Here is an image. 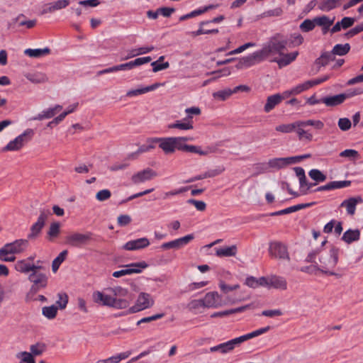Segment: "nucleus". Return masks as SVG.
Instances as JSON below:
<instances>
[{
    "label": "nucleus",
    "mask_w": 363,
    "mask_h": 363,
    "mask_svg": "<svg viewBox=\"0 0 363 363\" xmlns=\"http://www.w3.org/2000/svg\"><path fill=\"white\" fill-rule=\"evenodd\" d=\"M350 45L349 43L345 44H337L331 50L334 55L343 56L347 55L350 50Z\"/></svg>",
    "instance_id": "nucleus-36"
},
{
    "label": "nucleus",
    "mask_w": 363,
    "mask_h": 363,
    "mask_svg": "<svg viewBox=\"0 0 363 363\" xmlns=\"http://www.w3.org/2000/svg\"><path fill=\"white\" fill-rule=\"evenodd\" d=\"M345 96L343 94H337L331 96H326L321 99V102L327 106H335L344 102Z\"/></svg>",
    "instance_id": "nucleus-24"
},
{
    "label": "nucleus",
    "mask_w": 363,
    "mask_h": 363,
    "mask_svg": "<svg viewBox=\"0 0 363 363\" xmlns=\"http://www.w3.org/2000/svg\"><path fill=\"white\" fill-rule=\"evenodd\" d=\"M287 44L286 39L281 38L279 34H277L269 38L259 50L264 60L271 55H284Z\"/></svg>",
    "instance_id": "nucleus-2"
},
{
    "label": "nucleus",
    "mask_w": 363,
    "mask_h": 363,
    "mask_svg": "<svg viewBox=\"0 0 363 363\" xmlns=\"http://www.w3.org/2000/svg\"><path fill=\"white\" fill-rule=\"evenodd\" d=\"M57 313V306L52 305L50 306H45L42 309L43 315L47 318L51 320L56 317Z\"/></svg>",
    "instance_id": "nucleus-40"
},
{
    "label": "nucleus",
    "mask_w": 363,
    "mask_h": 363,
    "mask_svg": "<svg viewBox=\"0 0 363 363\" xmlns=\"http://www.w3.org/2000/svg\"><path fill=\"white\" fill-rule=\"evenodd\" d=\"M58 300L56 301V304L60 309L66 308L68 303V296L66 293H59L57 294Z\"/></svg>",
    "instance_id": "nucleus-52"
},
{
    "label": "nucleus",
    "mask_w": 363,
    "mask_h": 363,
    "mask_svg": "<svg viewBox=\"0 0 363 363\" xmlns=\"http://www.w3.org/2000/svg\"><path fill=\"white\" fill-rule=\"evenodd\" d=\"M191 140L192 138L189 137H174L175 151L179 150L184 152L195 153L202 156H206L216 152V148L213 147H207L205 150H203L201 146L186 143Z\"/></svg>",
    "instance_id": "nucleus-4"
},
{
    "label": "nucleus",
    "mask_w": 363,
    "mask_h": 363,
    "mask_svg": "<svg viewBox=\"0 0 363 363\" xmlns=\"http://www.w3.org/2000/svg\"><path fill=\"white\" fill-rule=\"evenodd\" d=\"M16 357L20 359L19 363H35L33 354L28 352H18Z\"/></svg>",
    "instance_id": "nucleus-42"
},
{
    "label": "nucleus",
    "mask_w": 363,
    "mask_h": 363,
    "mask_svg": "<svg viewBox=\"0 0 363 363\" xmlns=\"http://www.w3.org/2000/svg\"><path fill=\"white\" fill-rule=\"evenodd\" d=\"M154 304V301L149 294L140 293L136 301V303L129 308L130 313H135L146 308H150Z\"/></svg>",
    "instance_id": "nucleus-12"
},
{
    "label": "nucleus",
    "mask_w": 363,
    "mask_h": 363,
    "mask_svg": "<svg viewBox=\"0 0 363 363\" xmlns=\"http://www.w3.org/2000/svg\"><path fill=\"white\" fill-rule=\"evenodd\" d=\"M269 286H272L274 289L286 290L287 288V282L286 280L278 276H273L269 279Z\"/></svg>",
    "instance_id": "nucleus-29"
},
{
    "label": "nucleus",
    "mask_w": 363,
    "mask_h": 363,
    "mask_svg": "<svg viewBox=\"0 0 363 363\" xmlns=\"http://www.w3.org/2000/svg\"><path fill=\"white\" fill-rule=\"evenodd\" d=\"M209 350L211 352H220L222 354H225L233 350V348L230 340H228L225 342L211 347Z\"/></svg>",
    "instance_id": "nucleus-34"
},
{
    "label": "nucleus",
    "mask_w": 363,
    "mask_h": 363,
    "mask_svg": "<svg viewBox=\"0 0 363 363\" xmlns=\"http://www.w3.org/2000/svg\"><path fill=\"white\" fill-rule=\"evenodd\" d=\"M67 253V250H65L62 251L55 259H54L52 263V269L54 272H56L58 270L60 264L66 259Z\"/></svg>",
    "instance_id": "nucleus-37"
},
{
    "label": "nucleus",
    "mask_w": 363,
    "mask_h": 363,
    "mask_svg": "<svg viewBox=\"0 0 363 363\" xmlns=\"http://www.w3.org/2000/svg\"><path fill=\"white\" fill-rule=\"evenodd\" d=\"M60 232V224L58 222H54L50 224L48 235L50 239L57 238Z\"/></svg>",
    "instance_id": "nucleus-48"
},
{
    "label": "nucleus",
    "mask_w": 363,
    "mask_h": 363,
    "mask_svg": "<svg viewBox=\"0 0 363 363\" xmlns=\"http://www.w3.org/2000/svg\"><path fill=\"white\" fill-rule=\"evenodd\" d=\"M169 129H179L182 130H189L194 128L192 116H187L183 121H176L174 123L168 125Z\"/></svg>",
    "instance_id": "nucleus-21"
},
{
    "label": "nucleus",
    "mask_w": 363,
    "mask_h": 363,
    "mask_svg": "<svg viewBox=\"0 0 363 363\" xmlns=\"http://www.w3.org/2000/svg\"><path fill=\"white\" fill-rule=\"evenodd\" d=\"M249 307H250L249 305H246V306L235 308L225 310V311H219V312H215L213 314H211V318L224 317V316H227V315H229L231 314L241 313V312H243L244 311H245Z\"/></svg>",
    "instance_id": "nucleus-32"
},
{
    "label": "nucleus",
    "mask_w": 363,
    "mask_h": 363,
    "mask_svg": "<svg viewBox=\"0 0 363 363\" xmlns=\"http://www.w3.org/2000/svg\"><path fill=\"white\" fill-rule=\"evenodd\" d=\"M147 266L148 264L144 261L126 264L125 266V269L114 272L113 277L118 278L127 274H138L142 272L143 269L147 268Z\"/></svg>",
    "instance_id": "nucleus-13"
},
{
    "label": "nucleus",
    "mask_w": 363,
    "mask_h": 363,
    "mask_svg": "<svg viewBox=\"0 0 363 363\" xmlns=\"http://www.w3.org/2000/svg\"><path fill=\"white\" fill-rule=\"evenodd\" d=\"M30 353H31L33 356H38L44 352L45 350V345L42 343H36L30 345Z\"/></svg>",
    "instance_id": "nucleus-50"
},
{
    "label": "nucleus",
    "mask_w": 363,
    "mask_h": 363,
    "mask_svg": "<svg viewBox=\"0 0 363 363\" xmlns=\"http://www.w3.org/2000/svg\"><path fill=\"white\" fill-rule=\"evenodd\" d=\"M362 202L363 199L361 196L351 197L344 200L341 203L340 207H345L347 214L353 216L355 213L357 205Z\"/></svg>",
    "instance_id": "nucleus-18"
},
{
    "label": "nucleus",
    "mask_w": 363,
    "mask_h": 363,
    "mask_svg": "<svg viewBox=\"0 0 363 363\" xmlns=\"http://www.w3.org/2000/svg\"><path fill=\"white\" fill-rule=\"evenodd\" d=\"M340 156L342 157L348 158H357L359 157V152L355 150L347 149L340 153Z\"/></svg>",
    "instance_id": "nucleus-62"
},
{
    "label": "nucleus",
    "mask_w": 363,
    "mask_h": 363,
    "mask_svg": "<svg viewBox=\"0 0 363 363\" xmlns=\"http://www.w3.org/2000/svg\"><path fill=\"white\" fill-rule=\"evenodd\" d=\"M151 66L152 67V72H157L167 69L169 67V63L168 62L160 63L158 61H154L151 63Z\"/></svg>",
    "instance_id": "nucleus-58"
},
{
    "label": "nucleus",
    "mask_w": 363,
    "mask_h": 363,
    "mask_svg": "<svg viewBox=\"0 0 363 363\" xmlns=\"http://www.w3.org/2000/svg\"><path fill=\"white\" fill-rule=\"evenodd\" d=\"M335 55L330 52H323L320 56L315 60V64L317 65L325 67L329 64L330 62L335 61Z\"/></svg>",
    "instance_id": "nucleus-28"
},
{
    "label": "nucleus",
    "mask_w": 363,
    "mask_h": 363,
    "mask_svg": "<svg viewBox=\"0 0 363 363\" xmlns=\"http://www.w3.org/2000/svg\"><path fill=\"white\" fill-rule=\"evenodd\" d=\"M51 213L49 209H43L40 211V215L38 218L37 221L33 223L30 229V233L28 234V240H35L40 235L42 229L43 228L45 220H47L49 215Z\"/></svg>",
    "instance_id": "nucleus-7"
},
{
    "label": "nucleus",
    "mask_w": 363,
    "mask_h": 363,
    "mask_svg": "<svg viewBox=\"0 0 363 363\" xmlns=\"http://www.w3.org/2000/svg\"><path fill=\"white\" fill-rule=\"evenodd\" d=\"M269 253L271 257L283 260H290L287 247L281 242H269Z\"/></svg>",
    "instance_id": "nucleus-10"
},
{
    "label": "nucleus",
    "mask_w": 363,
    "mask_h": 363,
    "mask_svg": "<svg viewBox=\"0 0 363 363\" xmlns=\"http://www.w3.org/2000/svg\"><path fill=\"white\" fill-rule=\"evenodd\" d=\"M32 264H30L26 260H20L18 261L16 264V269L21 273H28L29 272H32L33 267Z\"/></svg>",
    "instance_id": "nucleus-39"
},
{
    "label": "nucleus",
    "mask_w": 363,
    "mask_h": 363,
    "mask_svg": "<svg viewBox=\"0 0 363 363\" xmlns=\"http://www.w3.org/2000/svg\"><path fill=\"white\" fill-rule=\"evenodd\" d=\"M205 307L217 308L220 305L221 298L216 291L207 293L203 298Z\"/></svg>",
    "instance_id": "nucleus-19"
},
{
    "label": "nucleus",
    "mask_w": 363,
    "mask_h": 363,
    "mask_svg": "<svg viewBox=\"0 0 363 363\" xmlns=\"http://www.w3.org/2000/svg\"><path fill=\"white\" fill-rule=\"evenodd\" d=\"M151 60H152L151 57L147 56V57H143L136 58L135 60H132L131 63H132L133 68H134L135 67L140 66V65H144L145 63H148Z\"/></svg>",
    "instance_id": "nucleus-63"
},
{
    "label": "nucleus",
    "mask_w": 363,
    "mask_h": 363,
    "mask_svg": "<svg viewBox=\"0 0 363 363\" xmlns=\"http://www.w3.org/2000/svg\"><path fill=\"white\" fill-rule=\"evenodd\" d=\"M51 50L49 48H37V49H26L25 50V54L30 57L33 58H39L43 56L49 55Z\"/></svg>",
    "instance_id": "nucleus-30"
},
{
    "label": "nucleus",
    "mask_w": 363,
    "mask_h": 363,
    "mask_svg": "<svg viewBox=\"0 0 363 363\" xmlns=\"http://www.w3.org/2000/svg\"><path fill=\"white\" fill-rule=\"evenodd\" d=\"M352 125L350 120L347 118H341L338 121V126L342 131L348 130Z\"/></svg>",
    "instance_id": "nucleus-57"
},
{
    "label": "nucleus",
    "mask_w": 363,
    "mask_h": 363,
    "mask_svg": "<svg viewBox=\"0 0 363 363\" xmlns=\"http://www.w3.org/2000/svg\"><path fill=\"white\" fill-rule=\"evenodd\" d=\"M296 129V121L289 124H281L275 128V130L278 132L283 133H290L294 132Z\"/></svg>",
    "instance_id": "nucleus-45"
},
{
    "label": "nucleus",
    "mask_w": 363,
    "mask_h": 363,
    "mask_svg": "<svg viewBox=\"0 0 363 363\" xmlns=\"http://www.w3.org/2000/svg\"><path fill=\"white\" fill-rule=\"evenodd\" d=\"M264 60L260 50H257L247 56L242 57L237 65V68L250 67Z\"/></svg>",
    "instance_id": "nucleus-15"
},
{
    "label": "nucleus",
    "mask_w": 363,
    "mask_h": 363,
    "mask_svg": "<svg viewBox=\"0 0 363 363\" xmlns=\"http://www.w3.org/2000/svg\"><path fill=\"white\" fill-rule=\"evenodd\" d=\"M148 143H157L165 155H172L175 152L174 137L149 138Z\"/></svg>",
    "instance_id": "nucleus-11"
},
{
    "label": "nucleus",
    "mask_w": 363,
    "mask_h": 363,
    "mask_svg": "<svg viewBox=\"0 0 363 363\" xmlns=\"http://www.w3.org/2000/svg\"><path fill=\"white\" fill-rule=\"evenodd\" d=\"M350 184H351V181H348V180L333 181V182H330L331 190L347 187V186H350Z\"/></svg>",
    "instance_id": "nucleus-53"
},
{
    "label": "nucleus",
    "mask_w": 363,
    "mask_h": 363,
    "mask_svg": "<svg viewBox=\"0 0 363 363\" xmlns=\"http://www.w3.org/2000/svg\"><path fill=\"white\" fill-rule=\"evenodd\" d=\"M268 165L271 168H275L277 169H281L286 167L284 157L273 158L269 160Z\"/></svg>",
    "instance_id": "nucleus-43"
},
{
    "label": "nucleus",
    "mask_w": 363,
    "mask_h": 363,
    "mask_svg": "<svg viewBox=\"0 0 363 363\" xmlns=\"http://www.w3.org/2000/svg\"><path fill=\"white\" fill-rule=\"evenodd\" d=\"M28 280L32 283L30 292L36 294L38 291L47 286L48 277L45 273L42 272H34L29 274Z\"/></svg>",
    "instance_id": "nucleus-8"
},
{
    "label": "nucleus",
    "mask_w": 363,
    "mask_h": 363,
    "mask_svg": "<svg viewBox=\"0 0 363 363\" xmlns=\"http://www.w3.org/2000/svg\"><path fill=\"white\" fill-rule=\"evenodd\" d=\"M338 259L339 249L336 247H332L329 252L321 254L319 258L320 264L318 269L325 274L340 277V274L330 270L335 267Z\"/></svg>",
    "instance_id": "nucleus-1"
},
{
    "label": "nucleus",
    "mask_w": 363,
    "mask_h": 363,
    "mask_svg": "<svg viewBox=\"0 0 363 363\" xmlns=\"http://www.w3.org/2000/svg\"><path fill=\"white\" fill-rule=\"evenodd\" d=\"M309 177L317 182H322L326 179V176L317 169H311L308 173Z\"/></svg>",
    "instance_id": "nucleus-44"
},
{
    "label": "nucleus",
    "mask_w": 363,
    "mask_h": 363,
    "mask_svg": "<svg viewBox=\"0 0 363 363\" xmlns=\"http://www.w3.org/2000/svg\"><path fill=\"white\" fill-rule=\"evenodd\" d=\"M132 219L129 215L122 214L120 215L117 218V223L119 226H126L130 223Z\"/></svg>",
    "instance_id": "nucleus-60"
},
{
    "label": "nucleus",
    "mask_w": 363,
    "mask_h": 363,
    "mask_svg": "<svg viewBox=\"0 0 363 363\" xmlns=\"http://www.w3.org/2000/svg\"><path fill=\"white\" fill-rule=\"evenodd\" d=\"M314 21L315 22V26L323 27L328 25H333L334 18L330 19L328 16L323 15L321 16L315 17Z\"/></svg>",
    "instance_id": "nucleus-46"
},
{
    "label": "nucleus",
    "mask_w": 363,
    "mask_h": 363,
    "mask_svg": "<svg viewBox=\"0 0 363 363\" xmlns=\"http://www.w3.org/2000/svg\"><path fill=\"white\" fill-rule=\"evenodd\" d=\"M355 22V18L352 17H344L340 21L343 29H347L353 26Z\"/></svg>",
    "instance_id": "nucleus-64"
},
{
    "label": "nucleus",
    "mask_w": 363,
    "mask_h": 363,
    "mask_svg": "<svg viewBox=\"0 0 363 363\" xmlns=\"http://www.w3.org/2000/svg\"><path fill=\"white\" fill-rule=\"evenodd\" d=\"M131 352L129 351L120 353L118 354H116L115 356H112L109 358H107L109 363H119L121 360L127 359L130 355Z\"/></svg>",
    "instance_id": "nucleus-51"
},
{
    "label": "nucleus",
    "mask_w": 363,
    "mask_h": 363,
    "mask_svg": "<svg viewBox=\"0 0 363 363\" xmlns=\"http://www.w3.org/2000/svg\"><path fill=\"white\" fill-rule=\"evenodd\" d=\"M310 88H311V84L308 80L302 84H299L296 85V86L293 87L291 89V93H292L293 95H296V94H298L304 91L309 89Z\"/></svg>",
    "instance_id": "nucleus-47"
},
{
    "label": "nucleus",
    "mask_w": 363,
    "mask_h": 363,
    "mask_svg": "<svg viewBox=\"0 0 363 363\" xmlns=\"http://www.w3.org/2000/svg\"><path fill=\"white\" fill-rule=\"evenodd\" d=\"M360 238V231L358 229H349L345 231L342 237V240L347 244L359 240Z\"/></svg>",
    "instance_id": "nucleus-27"
},
{
    "label": "nucleus",
    "mask_w": 363,
    "mask_h": 363,
    "mask_svg": "<svg viewBox=\"0 0 363 363\" xmlns=\"http://www.w3.org/2000/svg\"><path fill=\"white\" fill-rule=\"evenodd\" d=\"M7 247L10 249L14 255L24 252L28 246V240L27 239H18L12 242L6 243Z\"/></svg>",
    "instance_id": "nucleus-20"
},
{
    "label": "nucleus",
    "mask_w": 363,
    "mask_h": 363,
    "mask_svg": "<svg viewBox=\"0 0 363 363\" xmlns=\"http://www.w3.org/2000/svg\"><path fill=\"white\" fill-rule=\"evenodd\" d=\"M156 176V172L150 168H146L134 174L131 177V181L133 184H138L146 181H150Z\"/></svg>",
    "instance_id": "nucleus-16"
},
{
    "label": "nucleus",
    "mask_w": 363,
    "mask_h": 363,
    "mask_svg": "<svg viewBox=\"0 0 363 363\" xmlns=\"http://www.w3.org/2000/svg\"><path fill=\"white\" fill-rule=\"evenodd\" d=\"M205 307L204 302L202 299H194L190 301L188 304V308L190 311H195L196 309Z\"/></svg>",
    "instance_id": "nucleus-55"
},
{
    "label": "nucleus",
    "mask_w": 363,
    "mask_h": 363,
    "mask_svg": "<svg viewBox=\"0 0 363 363\" xmlns=\"http://www.w3.org/2000/svg\"><path fill=\"white\" fill-rule=\"evenodd\" d=\"M281 102V98L280 94H276L269 96L267 99V102L264 106V111L265 113H269L273 110L276 106Z\"/></svg>",
    "instance_id": "nucleus-26"
},
{
    "label": "nucleus",
    "mask_w": 363,
    "mask_h": 363,
    "mask_svg": "<svg viewBox=\"0 0 363 363\" xmlns=\"http://www.w3.org/2000/svg\"><path fill=\"white\" fill-rule=\"evenodd\" d=\"M111 196V192L108 189H102L99 191L96 194V199L99 201H105L110 199Z\"/></svg>",
    "instance_id": "nucleus-54"
},
{
    "label": "nucleus",
    "mask_w": 363,
    "mask_h": 363,
    "mask_svg": "<svg viewBox=\"0 0 363 363\" xmlns=\"http://www.w3.org/2000/svg\"><path fill=\"white\" fill-rule=\"evenodd\" d=\"M238 252L236 245H231L226 247L218 248L216 250V255L218 257H233L235 256Z\"/></svg>",
    "instance_id": "nucleus-31"
},
{
    "label": "nucleus",
    "mask_w": 363,
    "mask_h": 363,
    "mask_svg": "<svg viewBox=\"0 0 363 363\" xmlns=\"http://www.w3.org/2000/svg\"><path fill=\"white\" fill-rule=\"evenodd\" d=\"M298 55V52L297 51L288 54L284 53V55H280L281 57V58L275 57L271 61L277 62L279 67H282L289 65L291 62L294 61Z\"/></svg>",
    "instance_id": "nucleus-22"
},
{
    "label": "nucleus",
    "mask_w": 363,
    "mask_h": 363,
    "mask_svg": "<svg viewBox=\"0 0 363 363\" xmlns=\"http://www.w3.org/2000/svg\"><path fill=\"white\" fill-rule=\"evenodd\" d=\"M106 291L113 295L114 298H126L130 301V294L127 289L121 286L110 287L106 289Z\"/></svg>",
    "instance_id": "nucleus-23"
},
{
    "label": "nucleus",
    "mask_w": 363,
    "mask_h": 363,
    "mask_svg": "<svg viewBox=\"0 0 363 363\" xmlns=\"http://www.w3.org/2000/svg\"><path fill=\"white\" fill-rule=\"evenodd\" d=\"M93 300L96 303L116 309H124L130 305V301L126 298L117 299L108 292L105 294L99 291L93 293Z\"/></svg>",
    "instance_id": "nucleus-3"
},
{
    "label": "nucleus",
    "mask_w": 363,
    "mask_h": 363,
    "mask_svg": "<svg viewBox=\"0 0 363 363\" xmlns=\"http://www.w3.org/2000/svg\"><path fill=\"white\" fill-rule=\"evenodd\" d=\"M313 126L316 130H322L324 128V123L320 120H306V121H296V129L294 132L296 133L299 140H306L311 142L313 140V135L304 128L307 126Z\"/></svg>",
    "instance_id": "nucleus-5"
},
{
    "label": "nucleus",
    "mask_w": 363,
    "mask_h": 363,
    "mask_svg": "<svg viewBox=\"0 0 363 363\" xmlns=\"http://www.w3.org/2000/svg\"><path fill=\"white\" fill-rule=\"evenodd\" d=\"M160 86H161V84L155 83V84L147 86H145V87H142V88H139V89H131V90H129L126 93V96H129V97L136 96H138L140 94L147 93L149 91H154L156 89H157L158 87H160Z\"/></svg>",
    "instance_id": "nucleus-25"
},
{
    "label": "nucleus",
    "mask_w": 363,
    "mask_h": 363,
    "mask_svg": "<svg viewBox=\"0 0 363 363\" xmlns=\"http://www.w3.org/2000/svg\"><path fill=\"white\" fill-rule=\"evenodd\" d=\"M315 27V22L314 21V18L311 19H306L304 20L300 25V29L303 32H309L314 29Z\"/></svg>",
    "instance_id": "nucleus-49"
},
{
    "label": "nucleus",
    "mask_w": 363,
    "mask_h": 363,
    "mask_svg": "<svg viewBox=\"0 0 363 363\" xmlns=\"http://www.w3.org/2000/svg\"><path fill=\"white\" fill-rule=\"evenodd\" d=\"M187 203L194 205L195 208L199 211H204L206 208V204L203 201H197L191 199L187 201Z\"/></svg>",
    "instance_id": "nucleus-61"
},
{
    "label": "nucleus",
    "mask_w": 363,
    "mask_h": 363,
    "mask_svg": "<svg viewBox=\"0 0 363 363\" xmlns=\"http://www.w3.org/2000/svg\"><path fill=\"white\" fill-rule=\"evenodd\" d=\"M32 129H26L22 134L10 141L4 147V151H17L22 148L25 144L30 141L33 136Z\"/></svg>",
    "instance_id": "nucleus-6"
},
{
    "label": "nucleus",
    "mask_w": 363,
    "mask_h": 363,
    "mask_svg": "<svg viewBox=\"0 0 363 363\" xmlns=\"http://www.w3.org/2000/svg\"><path fill=\"white\" fill-rule=\"evenodd\" d=\"M10 251V249L6 244L1 248H0V260L3 262L15 261L16 257L14 254Z\"/></svg>",
    "instance_id": "nucleus-33"
},
{
    "label": "nucleus",
    "mask_w": 363,
    "mask_h": 363,
    "mask_svg": "<svg viewBox=\"0 0 363 363\" xmlns=\"http://www.w3.org/2000/svg\"><path fill=\"white\" fill-rule=\"evenodd\" d=\"M342 94L345 96L346 99L363 94V89L360 87L349 89L345 93Z\"/></svg>",
    "instance_id": "nucleus-56"
},
{
    "label": "nucleus",
    "mask_w": 363,
    "mask_h": 363,
    "mask_svg": "<svg viewBox=\"0 0 363 363\" xmlns=\"http://www.w3.org/2000/svg\"><path fill=\"white\" fill-rule=\"evenodd\" d=\"M234 91L230 89L220 90L213 94V97L219 101H225L228 99Z\"/></svg>",
    "instance_id": "nucleus-41"
},
{
    "label": "nucleus",
    "mask_w": 363,
    "mask_h": 363,
    "mask_svg": "<svg viewBox=\"0 0 363 363\" xmlns=\"http://www.w3.org/2000/svg\"><path fill=\"white\" fill-rule=\"evenodd\" d=\"M194 235L193 234H189L182 238H179L167 242H164L161 245L160 248L164 250L169 249L179 250L188 245L194 240Z\"/></svg>",
    "instance_id": "nucleus-14"
},
{
    "label": "nucleus",
    "mask_w": 363,
    "mask_h": 363,
    "mask_svg": "<svg viewBox=\"0 0 363 363\" xmlns=\"http://www.w3.org/2000/svg\"><path fill=\"white\" fill-rule=\"evenodd\" d=\"M220 173V172H219L216 169L209 170L203 174H201L199 175H197V176H195L194 177L189 179L188 180H186L185 182V183H191V182H194L197 180H201V179H206V178L214 177L218 175Z\"/></svg>",
    "instance_id": "nucleus-35"
},
{
    "label": "nucleus",
    "mask_w": 363,
    "mask_h": 363,
    "mask_svg": "<svg viewBox=\"0 0 363 363\" xmlns=\"http://www.w3.org/2000/svg\"><path fill=\"white\" fill-rule=\"evenodd\" d=\"M150 245V241L147 238H141L127 242L123 245V249L126 250H139L144 249Z\"/></svg>",
    "instance_id": "nucleus-17"
},
{
    "label": "nucleus",
    "mask_w": 363,
    "mask_h": 363,
    "mask_svg": "<svg viewBox=\"0 0 363 363\" xmlns=\"http://www.w3.org/2000/svg\"><path fill=\"white\" fill-rule=\"evenodd\" d=\"M26 78L31 82L35 84L44 83L48 81L47 76L41 72L35 74H29L26 76Z\"/></svg>",
    "instance_id": "nucleus-38"
},
{
    "label": "nucleus",
    "mask_w": 363,
    "mask_h": 363,
    "mask_svg": "<svg viewBox=\"0 0 363 363\" xmlns=\"http://www.w3.org/2000/svg\"><path fill=\"white\" fill-rule=\"evenodd\" d=\"M92 235L93 234L91 232L86 233H74L66 237L65 242L72 247H81L89 243L92 240Z\"/></svg>",
    "instance_id": "nucleus-9"
},
{
    "label": "nucleus",
    "mask_w": 363,
    "mask_h": 363,
    "mask_svg": "<svg viewBox=\"0 0 363 363\" xmlns=\"http://www.w3.org/2000/svg\"><path fill=\"white\" fill-rule=\"evenodd\" d=\"M164 316V313H157V314L153 315L152 316L143 318L142 319H140V320H138L137 322V325H139L141 323H150L152 320H156L157 319H160V318H163Z\"/></svg>",
    "instance_id": "nucleus-59"
}]
</instances>
